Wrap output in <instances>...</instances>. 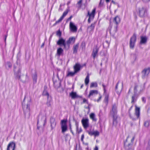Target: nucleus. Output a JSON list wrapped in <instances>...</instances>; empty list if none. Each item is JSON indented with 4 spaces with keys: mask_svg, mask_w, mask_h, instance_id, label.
Instances as JSON below:
<instances>
[{
    "mask_svg": "<svg viewBox=\"0 0 150 150\" xmlns=\"http://www.w3.org/2000/svg\"><path fill=\"white\" fill-rule=\"evenodd\" d=\"M76 73L74 71V72H69L67 75V76H74Z\"/></svg>",
    "mask_w": 150,
    "mask_h": 150,
    "instance_id": "38",
    "label": "nucleus"
},
{
    "mask_svg": "<svg viewBox=\"0 0 150 150\" xmlns=\"http://www.w3.org/2000/svg\"><path fill=\"white\" fill-rule=\"evenodd\" d=\"M136 93H134V95L132 96V98L131 103L135 102L137 99V96L136 94Z\"/></svg>",
    "mask_w": 150,
    "mask_h": 150,
    "instance_id": "28",
    "label": "nucleus"
},
{
    "mask_svg": "<svg viewBox=\"0 0 150 150\" xmlns=\"http://www.w3.org/2000/svg\"><path fill=\"white\" fill-rule=\"evenodd\" d=\"M142 101L144 103H145L146 102V98L145 97H143L142 98Z\"/></svg>",
    "mask_w": 150,
    "mask_h": 150,
    "instance_id": "50",
    "label": "nucleus"
},
{
    "mask_svg": "<svg viewBox=\"0 0 150 150\" xmlns=\"http://www.w3.org/2000/svg\"><path fill=\"white\" fill-rule=\"evenodd\" d=\"M69 129L70 130L71 132L72 133V134H74V133L72 131V130L71 127V126H70V127H69Z\"/></svg>",
    "mask_w": 150,
    "mask_h": 150,
    "instance_id": "58",
    "label": "nucleus"
},
{
    "mask_svg": "<svg viewBox=\"0 0 150 150\" xmlns=\"http://www.w3.org/2000/svg\"><path fill=\"white\" fill-rule=\"evenodd\" d=\"M63 52V50L61 47H59L57 49V54L59 57Z\"/></svg>",
    "mask_w": 150,
    "mask_h": 150,
    "instance_id": "26",
    "label": "nucleus"
},
{
    "mask_svg": "<svg viewBox=\"0 0 150 150\" xmlns=\"http://www.w3.org/2000/svg\"><path fill=\"white\" fill-rule=\"evenodd\" d=\"M79 47V44L78 43L76 45H74L73 46V53L74 54L76 53L77 52V50L78 49Z\"/></svg>",
    "mask_w": 150,
    "mask_h": 150,
    "instance_id": "27",
    "label": "nucleus"
},
{
    "mask_svg": "<svg viewBox=\"0 0 150 150\" xmlns=\"http://www.w3.org/2000/svg\"><path fill=\"white\" fill-rule=\"evenodd\" d=\"M117 104L116 103L112 105V109L110 112V114L112 116L116 115L117 112Z\"/></svg>",
    "mask_w": 150,
    "mask_h": 150,
    "instance_id": "9",
    "label": "nucleus"
},
{
    "mask_svg": "<svg viewBox=\"0 0 150 150\" xmlns=\"http://www.w3.org/2000/svg\"><path fill=\"white\" fill-rule=\"evenodd\" d=\"M83 0H79L77 3L76 5L78 8H80L82 5Z\"/></svg>",
    "mask_w": 150,
    "mask_h": 150,
    "instance_id": "33",
    "label": "nucleus"
},
{
    "mask_svg": "<svg viewBox=\"0 0 150 150\" xmlns=\"http://www.w3.org/2000/svg\"><path fill=\"white\" fill-rule=\"evenodd\" d=\"M101 98H102L101 96H100L99 97V98L97 100V101L98 102L101 99Z\"/></svg>",
    "mask_w": 150,
    "mask_h": 150,
    "instance_id": "57",
    "label": "nucleus"
},
{
    "mask_svg": "<svg viewBox=\"0 0 150 150\" xmlns=\"http://www.w3.org/2000/svg\"><path fill=\"white\" fill-rule=\"evenodd\" d=\"M44 45V43H43L42 44V45L41 46V47H43Z\"/></svg>",
    "mask_w": 150,
    "mask_h": 150,
    "instance_id": "64",
    "label": "nucleus"
},
{
    "mask_svg": "<svg viewBox=\"0 0 150 150\" xmlns=\"http://www.w3.org/2000/svg\"><path fill=\"white\" fill-rule=\"evenodd\" d=\"M149 122L148 121H145L144 123V125L146 127H147L149 126Z\"/></svg>",
    "mask_w": 150,
    "mask_h": 150,
    "instance_id": "45",
    "label": "nucleus"
},
{
    "mask_svg": "<svg viewBox=\"0 0 150 150\" xmlns=\"http://www.w3.org/2000/svg\"><path fill=\"white\" fill-rule=\"evenodd\" d=\"M83 84H82L81 86V88H83Z\"/></svg>",
    "mask_w": 150,
    "mask_h": 150,
    "instance_id": "62",
    "label": "nucleus"
},
{
    "mask_svg": "<svg viewBox=\"0 0 150 150\" xmlns=\"http://www.w3.org/2000/svg\"><path fill=\"white\" fill-rule=\"evenodd\" d=\"M105 1L107 3H108L110 1L109 0H105Z\"/></svg>",
    "mask_w": 150,
    "mask_h": 150,
    "instance_id": "61",
    "label": "nucleus"
},
{
    "mask_svg": "<svg viewBox=\"0 0 150 150\" xmlns=\"http://www.w3.org/2000/svg\"><path fill=\"white\" fill-rule=\"evenodd\" d=\"M83 102L85 103V102L88 103L87 100L85 98H84L83 99Z\"/></svg>",
    "mask_w": 150,
    "mask_h": 150,
    "instance_id": "55",
    "label": "nucleus"
},
{
    "mask_svg": "<svg viewBox=\"0 0 150 150\" xmlns=\"http://www.w3.org/2000/svg\"><path fill=\"white\" fill-rule=\"evenodd\" d=\"M61 33L59 30L57 32V35L59 37H61Z\"/></svg>",
    "mask_w": 150,
    "mask_h": 150,
    "instance_id": "46",
    "label": "nucleus"
},
{
    "mask_svg": "<svg viewBox=\"0 0 150 150\" xmlns=\"http://www.w3.org/2000/svg\"><path fill=\"white\" fill-rule=\"evenodd\" d=\"M64 17V16L62 15L59 20L56 22V23H57L61 22L63 19Z\"/></svg>",
    "mask_w": 150,
    "mask_h": 150,
    "instance_id": "44",
    "label": "nucleus"
},
{
    "mask_svg": "<svg viewBox=\"0 0 150 150\" xmlns=\"http://www.w3.org/2000/svg\"><path fill=\"white\" fill-rule=\"evenodd\" d=\"M50 122L51 124V129L52 130L54 128L56 127V123L55 118L51 117L50 119Z\"/></svg>",
    "mask_w": 150,
    "mask_h": 150,
    "instance_id": "16",
    "label": "nucleus"
},
{
    "mask_svg": "<svg viewBox=\"0 0 150 150\" xmlns=\"http://www.w3.org/2000/svg\"><path fill=\"white\" fill-rule=\"evenodd\" d=\"M12 66L11 63L9 62H7L5 63V67L7 69L11 68L12 67Z\"/></svg>",
    "mask_w": 150,
    "mask_h": 150,
    "instance_id": "29",
    "label": "nucleus"
},
{
    "mask_svg": "<svg viewBox=\"0 0 150 150\" xmlns=\"http://www.w3.org/2000/svg\"><path fill=\"white\" fill-rule=\"evenodd\" d=\"M84 138V135L83 134H82L81 137V141H83V139Z\"/></svg>",
    "mask_w": 150,
    "mask_h": 150,
    "instance_id": "53",
    "label": "nucleus"
},
{
    "mask_svg": "<svg viewBox=\"0 0 150 150\" xmlns=\"http://www.w3.org/2000/svg\"><path fill=\"white\" fill-rule=\"evenodd\" d=\"M148 10V7L146 6L139 7L138 8V13L139 16L143 17L146 16L147 15Z\"/></svg>",
    "mask_w": 150,
    "mask_h": 150,
    "instance_id": "3",
    "label": "nucleus"
},
{
    "mask_svg": "<svg viewBox=\"0 0 150 150\" xmlns=\"http://www.w3.org/2000/svg\"><path fill=\"white\" fill-rule=\"evenodd\" d=\"M95 23L91 24V25L88 26L87 28L88 30L90 33L93 32L95 28Z\"/></svg>",
    "mask_w": 150,
    "mask_h": 150,
    "instance_id": "24",
    "label": "nucleus"
},
{
    "mask_svg": "<svg viewBox=\"0 0 150 150\" xmlns=\"http://www.w3.org/2000/svg\"><path fill=\"white\" fill-rule=\"evenodd\" d=\"M89 76L88 74L86 76L85 80V83L86 85H87L89 82Z\"/></svg>",
    "mask_w": 150,
    "mask_h": 150,
    "instance_id": "36",
    "label": "nucleus"
},
{
    "mask_svg": "<svg viewBox=\"0 0 150 150\" xmlns=\"http://www.w3.org/2000/svg\"><path fill=\"white\" fill-rule=\"evenodd\" d=\"M67 120H63L61 121V127L62 133L66 132L67 129Z\"/></svg>",
    "mask_w": 150,
    "mask_h": 150,
    "instance_id": "8",
    "label": "nucleus"
},
{
    "mask_svg": "<svg viewBox=\"0 0 150 150\" xmlns=\"http://www.w3.org/2000/svg\"><path fill=\"white\" fill-rule=\"evenodd\" d=\"M112 3H113V4H115V3L114 1H113V0H112Z\"/></svg>",
    "mask_w": 150,
    "mask_h": 150,
    "instance_id": "63",
    "label": "nucleus"
},
{
    "mask_svg": "<svg viewBox=\"0 0 150 150\" xmlns=\"http://www.w3.org/2000/svg\"><path fill=\"white\" fill-rule=\"evenodd\" d=\"M81 68V66L79 63H76L74 66V71L76 73L79 71Z\"/></svg>",
    "mask_w": 150,
    "mask_h": 150,
    "instance_id": "19",
    "label": "nucleus"
},
{
    "mask_svg": "<svg viewBox=\"0 0 150 150\" xmlns=\"http://www.w3.org/2000/svg\"><path fill=\"white\" fill-rule=\"evenodd\" d=\"M94 150H98V147L97 146H96L94 148Z\"/></svg>",
    "mask_w": 150,
    "mask_h": 150,
    "instance_id": "59",
    "label": "nucleus"
},
{
    "mask_svg": "<svg viewBox=\"0 0 150 150\" xmlns=\"http://www.w3.org/2000/svg\"><path fill=\"white\" fill-rule=\"evenodd\" d=\"M102 86L103 87V90L104 91V93H106V90L105 89L106 86L103 83L102 84Z\"/></svg>",
    "mask_w": 150,
    "mask_h": 150,
    "instance_id": "48",
    "label": "nucleus"
},
{
    "mask_svg": "<svg viewBox=\"0 0 150 150\" xmlns=\"http://www.w3.org/2000/svg\"><path fill=\"white\" fill-rule=\"evenodd\" d=\"M75 38L74 37H72L70 38L69 40H67L66 42L68 46L67 49H68L71 43H74L75 41Z\"/></svg>",
    "mask_w": 150,
    "mask_h": 150,
    "instance_id": "18",
    "label": "nucleus"
},
{
    "mask_svg": "<svg viewBox=\"0 0 150 150\" xmlns=\"http://www.w3.org/2000/svg\"><path fill=\"white\" fill-rule=\"evenodd\" d=\"M102 0H100V2L99 4V6H101L103 4V3H102Z\"/></svg>",
    "mask_w": 150,
    "mask_h": 150,
    "instance_id": "54",
    "label": "nucleus"
},
{
    "mask_svg": "<svg viewBox=\"0 0 150 150\" xmlns=\"http://www.w3.org/2000/svg\"><path fill=\"white\" fill-rule=\"evenodd\" d=\"M81 122L84 128L86 129L89 127V122L88 119H83L81 120Z\"/></svg>",
    "mask_w": 150,
    "mask_h": 150,
    "instance_id": "14",
    "label": "nucleus"
},
{
    "mask_svg": "<svg viewBox=\"0 0 150 150\" xmlns=\"http://www.w3.org/2000/svg\"><path fill=\"white\" fill-rule=\"evenodd\" d=\"M52 102V99L51 97H50L49 99H47V105L48 107H50L51 106V103Z\"/></svg>",
    "mask_w": 150,
    "mask_h": 150,
    "instance_id": "37",
    "label": "nucleus"
},
{
    "mask_svg": "<svg viewBox=\"0 0 150 150\" xmlns=\"http://www.w3.org/2000/svg\"><path fill=\"white\" fill-rule=\"evenodd\" d=\"M32 77L34 83H36L37 82V76L36 71H35L34 73L32 75Z\"/></svg>",
    "mask_w": 150,
    "mask_h": 150,
    "instance_id": "25",
    "label": "nucleus"
},
{
    "mask_svg": "<svg viewBox=\"0 0 150 150\" xmlns=\"http://www.w3.org/2000/svg\"><path fill=\"white\" fill-rule=\"evenodd\" d=\"M96 11V8H94L92 10V12L91 13H90L89 11H88V16H89V18L88 19V23H90L91 20L93 19Z\"/></svg>",
    "mask_w": 150,
    "mask_h": 150,
    "instance_id": "12",
    "label": "nucleus"
},
{
    "mask_svg": "<svg viewBox=\"0 0 150 150\" xmlns=\"http://www.w3.org/2000/svg\"><path fill=\"white\" fill-rule=\"evenodd\" d=\"M15 146L16 144L14 142H11L8 145L7 150H14Z\"/></svg>",
    "mask_w": 150,
    "mask_h": 150,
    "instance_id": "15",
    "label": "nucleus"
},
{
    "mask_svg": "<svg viewBox=\"0 0 150 150\" xmlns=\"http://www.w3.org/2000/svg\"><path fill=\"white\" fill-rule=\"evenodd\" d=\"M43 95L44 96H47L48 99H49V98L50 97L49 96V94L48 92L45 90H44L43 91Z\"/></svg>",
    "mask_w": 150,
    "mask_h": 150,
    "instance_id": "39",
    "label": "nucleus"
},
{
    "mask_svg": "<svg viewBox=\"0 0 150 150\" xmlns=\"http://www.w3.org/2000/svg\"><path fill=\"white\" fill-rule=\"evenodd\" d=\"M75 125L76 126V129H78L79 128V123L78 122L76 121H75Z\"/></svg>",
    "mask_w": 150,
    "mask_h": 150,
    "instance_id": "47",
    "label": "nucleus"
},
{
    "mask_svg": "<svg viewBox=\"0 0 150 150\" xmlns=\"http://www.w3.org/2000/svg\"><path fill=\"white\" fill-rule=\"evenodd\" d=\"M72 16H71L68 19V20H70L71 19V18H72Z\"/></svg>",
    "mask_w": 150,
    "mask_h": 150,
    "instance_id": "60",
    "label": "nucleus"
},
{
    "mask_svg": "<svg viewBox=\"0 0 150 150\" xmlns=\"http://www.w3.org/2000/svg\"><path fill=\"white\" fill-rule=\"evenodd\" d=\"M69 28L73 32H76L77 31V27L74 24V23L71 22L70 23Z\"/></svg>",
    "mask_w": 150,
    "mask_h": 150,
    "instance_id": "17",
    "label": "nucleus"
},
{
    "mask_svg": "<svg viewBox=\"0 0 150 150\" xmlns=\"http://www.w3.org/2000/svg\"><path fill=\"white\" fill-rule=\"evenodd\" d=\"M120 22V18L118 16H117L114 18L113 20V22L114 27L115 29V31H116V29L117 27V25Z\"/></svg>",
    "mask_w": 150,
    "mask_h": 150,
    "instance_id": "10",
    "label": "nucleus"
},
{
    "mask_svg": "<svg viewBox=\"0 0 150 150\" xmlns=\"http://www.w3.org/2000/svg\"><path fill=\"white\" fill-rule=\"evenodd\" d=\"M7 36H8V34H7L6 35H5V36H4V41H5V43H6V39L7 37Z\"/></svg>",
    "mask_w": 150,
    "mask_h": 150,
    "instance_id": "52",
    "label": "nucleus"
},
{
    "mask_svg": "<svg viewBox=\"0 0 150 150\" xmlns=\"http://www.w3.org/2000/svg\"><path fill=\"white\" fill-rule=\"evenodd\" d=\"M60 82H54V86L56 88H58L60 86Z\"/></svg>",
    "mask_w": 150,
    "mask_h": 150,
    "instance_id": "40",
    "label": "nucleus"
},
{
    "mask_svg": "<svg viewBox=\"0 0 150 150\" xmlns=\"http://www.w3.org/2000/svg\"><path fill=\"white\" fill-rule=\"evenodd\" d=\"M134 138V136H132L130 135H129L127 137L124 143V147L127 150H133L132 147Z\"/></svg>",
    "mask_w": 150,
    "mask_h": 150,
    "instance_id": "2",
    "label": "nucleus"
},
{
    "mask_svg": "<svg viewBox=\"0 0 150 150\" xmlns=\"http://www.w3.org/2000/svg\"><path fill=\"white\" fill-rule=\"evenodd\" d=\"M90 117L93 121H96V119L95 117V114L93 113H91L90 115Z\"/></svg>",
    "mask_w": 150,
    "mask_h": 150,
    "instance_id": "31",
    "label": "nucleus"
},
{
    "mask_svg": "<svg viewBox=\"0 0 150 150\" xmlns=\"http://www.w3.org/2000/svg\"><path fill=\"white\" fill-rule=\"evenodd\" d=\"M31 103V101L30 99L26 105L24 104V102L22 103V107L24 113L29 112L30 111V105Z\"/></svg>",
    "mask_w": 150,
    "mask_h": 150,
    "instance_id": "6",
    "label": "nucleus"
},
{
    "mask_svg": "<svg viewBox=\"0 0 150 150\" xmlns=\"http://www.w3.org/2000/svg\"><path fill=\"white\" fill-rule=\"evenodd\" d=\"M57 44L60 46H63L65 49H66V43L65 40L62 38H60L57 42Z\"/></svg>",
    "mask_w": 150,
    "mask_h": 150,
    "instance_id": "11",
    "label": "nucleus"
},
{
    "mask_svg": "<svg viewBox=\"0 0 150 150\" xmlns=\"http://www.w3.org/2000/svg\"><path fill=\"white\" fill-rule=\"evenodd\" d=\"M140 108L139 107H137L136 105L135 106V115L136 117H134V116H132L129 112V117L132 120H135L139 118L140 114Z\"/></svg>",
    "mask_w": 150,
    "mask_h": 150,
    "instance_id": "4",
    "label": "nucleus"
},
{
    "mask_svg": "<svg viewBox=\"0 0 150 150\" xmlns=\"http://www.w3.org/2000/svg\"><path fill=\"white\" fill-rule=\"evenodd\" d=\"M69 95L73 99L79 97V96L76 93L74 92L73 91L70 93Z\"/></svg>",
    "mask_w": 150,
    "mask_h": 150,
    "instance_id": "23",
    "label": "nucleus"
},
{
    "mask_svg": "<svg viewBox=\"0 0 150 150\" xmlns=\"http://www.w3.org/2000/svg\"><path fill=\"white\" fill-rule=\"evenodd\" d=\"M98 85L96 82H92L91 83L90 87L92 88L93 87H96Z\"/></svg>",
    "mask_w": 150,
    "mask_h": 150,
    "instance_id": "41",
    "label": "nucleus"
},
{
    "mask_svg": "<svg viewBox=\"0 0 150 150\" xmlns=\"http://www.w3.org/2000/svg\"><path fill=\"white\" fill-rule=\"evenodd\" d=\"M144 86L141 85H135L134 87V93H137V92L140 93L144 89Z\"/></svg>",
    "mask_w": 150,
    "mask_h": 150,
    "instance_id": "7",
    "label": "nucleus"
},
{
    "mask_svg": "<svg viewBox=\"0 0 150 150\" xmlns=\"http://www.w3.org/2000/svg\"><path fill=\"white\" fill-rule=\"evenodd\" d=\"M98 93V91L97 90H91L89 93L88 95V98H90L91 96H94L97 95Z\"/></svg>",
    "mask_w": 150,
    "mask_h": 150,
    "instance_id": "22",
    "label": "nucleus"
},
{
    "mask_svg": "<svg viewBox=\"0 0 150 150\" xmlns=\"http://www.w3.org/2000/svg\"><path fill=\"white\" fill-rule=\"evenodd\" d=\"M41 121L43 123V125L44 126L46 122V118L45 116H42L41 118Z\"/></svg>",
    "mask_w": 150,
    "mask_h": 150,
    "instance_id": "35",
    "label": "nucleus"
},
{
    "mask_svg": "<svg viewBox=\"0 0 150 150\" xmlns=\"http://www.w3.org/2000/svg\"><path fill=\"white\" fill-rule=\"evenodd\" d=\"M98 51V48L97 46H96L93 49V50L92 54V55L94 59L95 58L96 55H97Z\"/></svg>",
    "mask_w": 150,
    "mask_h": 150,
    "instance_id": "21",
    "label": "nucleus"
},
{
    "mask_svg": "<svg viewBox=\"0 0 150 150\" xmlns=\"http://www.w3.org/2000/svg\"><path fill=\"white\" fill-rule=\"evenodd\" d=\"M119 82H117V84L116 85L115 88L116 91L117 89V87H118V85Z\"/></svg>",
    "mask_w": 150,
    "mask_h": 150,
    "instance_id": "56",
    "label": "nucleus"
},
{
    "mask_svg": "<svg viewBox=\"0 0 150 150\" xmlns=\"http://www.w3.org/2000/svg\"><path fill=\"white\" fill-rule=\"evenodd\" d=\"M67 13H68L67 11H64L62 15H63V16H64L65 17L67 15Z\"/></svg>",
    "mask_w": 150,
    "mask_h": 150,
    "instance_id": "51",
    "label": "nucleus"
},
{
    "mask_svg": "<svg viewBox=\"0 0 150 150\" xmlns=\"http://www.w3.org/2000/svg\"><path fill=\"white\" fill-rule=\"evenodd\" d=\"M95 131H87V132L89 135L92 136L93 135Z\"/></svg>",
    "mask_w": 150,
    "mask_h": 150,
    "instance_id": "42",
    "label": "nucleus"
},
{
    "mask_svg": "<svg viewBox=\"0 0 150 150\" xmlns=\"http://www.w3.org/2000/svg\"><path fill=\"white\" fill-rule=\"evenodd\" d=\"M21 67L18 64L14 65L13 66L14 75L16 79L25 82L28 80V77L26 74L25 75H21Z\"/></svg>",
    "mask_w": 150,
    "mask_h": 150,
    "instance_id": "1",
    "label": "nucleus"
},
{
    "mask_svg": "<svg viewBox=\"0 0 150 150\" xmlns=\"http://www.w3.org/2000/svg\"><path fill=\"white\" fill-rule=\"evenodd\" d=\"M105 94L104 101L105 103L107 104L108 103L109 95L106 93H104Z\"/></svg>",
    "mask_w": 150,
    "mask_h": 150,
    "instance_id": "32",
    "label": "nucleus"
},
{
    "mask_svg": "<svg viewBox=\"0 0 150 150\" xmlns=\"http://www.w3.org/2000/svg\"><path fill=\"white\" fill-rule=\"evenodd\" d=\"M137 57V55L135 54H132L131 55V59L134 61H135Z\"/></svg>",
    "mask_w": 150,
    "mask_h": 150,
    "instance_id": "34",
    "label": "nucleus"
},
{
    "mask_svg": "<svg viewBox=\"0 0 150 150\" xmlns=\"http://www.w3.org/2000/svg\"><path fill=\"white\" fill-rule=\"evenodd\" d=\"M150 72L149 68L144 69L142 71V78L144 79L147 77Z\"/></svg>",
    "mask_w": 150,
    "mask_h": 150,
    "instance_id": "13",
    "label": "nucleus"
},
{
    "mask_svg": "<svg viewBox=\"0 0 150 150\" xmlns=\"http://www.w3.org/2000/svg\"><path fill=\"white\" fill-rule=\"evenodd\" d=\"M99 135V132L97 131H95L94 133H93V135L95 137L98 136Z\"/></svg>",
    "mask_w": 150,
    "mask_h": 150,
    "instance_id": "43",
    "label": "nucleus"
},
{
    "mask_svg": "<svg viewBox=\"0 0 150 150\" xmlns=\"http://www.w3.org/2000/svg\"><path fill=\"white\" fill-rule=\"evenodd\" d=\"M113 117V125L115 126H116L117 123V117L116 115L112 116Z\"/></svg>",
    "mask_w": 150,
    "mask_h": 150,
    "instance_id": "30",
    "label": "nucleus"
},
{
    "mask_svg": "<svg viewBox=\"0 0 150 150\" xmlns=\"http://www.w3.org/2000/svg\"><path fill=\"white\" fill-rule=\"evenodd\" d=\"M76 131L78 133H79L82 132V130L81 128L79 129L78 128V129H76Z\"/></svg>",
    "mask_w": 150,
    "mask_h": 150,
    "instance_id": "49",
    "label": "nucleus"
},
{
    "mask_svg": "<svg viewBox=\"0 0 150 150\" xmlns=\"http://www.w3.org/2000/svg\"><path fill=\"white\" fill-rule=\"evenodd\" d=\"M137 39L136 34L134 33L131 37L129 41V47L131 49H134Z\"/></svg>",
    "mask_w": 150,
    "mask_h": 150,
    "instance_id": "5",
    "label": "nucleus"
},
{
    "mask_svg": "<svg viewBox=\"0 0 150 150\" xmlns=\"http://www.w3.org/2000/svg\"><path fill=\"white\" fill-rule=\"evenodd\" d=\"M147 38L146 36H141L140 37V44H145L147 42Z\"/></svg>",
    "mask_w": 150,
    "mask_h": 150,
    "instance_id": "20",
    "label": "nucleus"
}]
</instances>
